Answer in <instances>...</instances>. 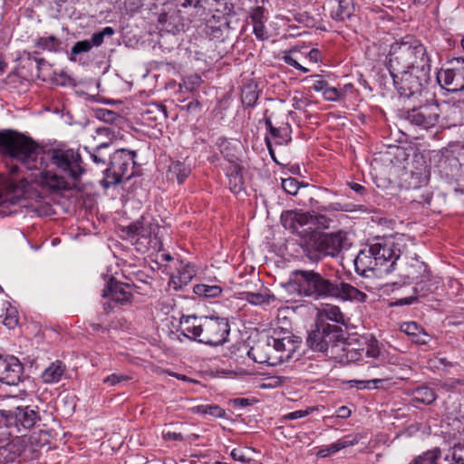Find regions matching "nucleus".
I'll list each match as a JSON object with an SVG mask.
<instances>
[{
    "mask_svg": "<svg viewBox=\"0 0 464 464\" xmlns=\"http://www.w3.org/2000/svg\"><path fill=\"white\" fill-rule=\"evenodd\" d=\"M284 286L289 292H295L299 296L314 300L331 297L343 301L363 302L367 297L363 292L337 276H325L314 270H294Z\"/></svg>",
    "mask_w": 464,
    "mask_h": 464,
    "instance_id": "1",
    "label": "nucleus"
},
{
    "mask_svg": "<svg viewBox=\"0 0 464 464\" xmlns=\"http://www.w3.org/2000/svg\"><path fill=\"white\" fill-rule=\"evenodd\" d=\"M0 155L11 160L10 174L19 171L17 163L27 169H44L46 165L45 152L32 139L13 130H0Z\"/></svg>",
    "mask_w": 464,
    "mask_h": 464,
    "instance_id": "2",
    "label": "nucleus"
},
{
    "mask_svg": "<svg viewBox=\"0 0 464 464\" xmlns=\"http://www.w3.org/2000/svg\"><path fill=\"white\" fill-rule=\"evenodd\" d=\"M177 332L189 340L209 346L223 345L228 341L230 325L224 317L183 315Z\"/></svg>",
    "mask_w": 464,
    "mask_h": 464,
    "instance_id": "3",
    "label": "nucleus"
},
{
    "mask_svg": "<svg viewBox=\"0 0 464 464\" xmlns=\"http://www.w3.org/2000/svg\"><path fill=\"white\" fill-rule=\"evenodd\" d=\"M388 66L392 73L411 69H430V59L419 39L406 35L391 45Z\"/></svg>",
    "mask_w": 464,
    "mask_h": 464,
    "instance_id": "4",
    "label": "nucleus"
},
{
    "mask_svg": "<svg viewBox=\"0 0 464 464\" xmlns=\"http://www.w3.org/2000/svg\"><path fill=\"white\" fill-rule=\"evenodd\" d=\"M345 334L342 326L321 320L308 333L306 343L313 351L322 353L332 359L339 347H343Z\"/></svg>",
    "mask_w": 464,
    "mask_h": 464,
    "instance_id": "5",
    "label": "nucleus"
},
{
    "mask_svg": "<svg viewBox=\"0 0 464 464\" xmlns=\"http://www.w3.org/2000/svg\"><path fill=\"white\" fill-rule=\"evenodd\" d=\"M346 239L342 231L336 233H312L302 245L304 253L312 262H318L324 256H336Z\"/></svg>",
    "mask_w": 464,
    "mask_h": 464,
    "instance_id": "6",
    "label": "nucleus"
},
{
    "mask_svg": "<svg viewBox=\"0 0 464 464\" xmlns=\"http://www.w3.org/2000/svg\"><path fill=\"white\" fill-rule=\"evenodd\" d=\"M136 151L121 149L115 150L111 156L108 168L104 170V178L101 180V185L104 188L120 184L123 180H129L133 176V167L130 169V165L135 164L134 158Z\"/></svg>",
    "mask_w": 464,
    "mask_h": 464,
    "instance_id": "7",
    "label": "nucleus"
},
{
    "mask_svg": "<svg viewBox=\"0 0 464 464\" xmlns=\"http://www.w3.org/2000/svg\"><path fill=\"white\" fill-rule=\"evenodd\" d=\"M0 419L10 429V434L30 430L41 421L39 408L32 405H20L11 410H0Z\"/></svg>",
    "mask_w": 464,
    "mask_h": 464,
    "instance_id": "8",
    "label": "nucleus"
},
{
    "mask_svg": "<svg viewBox=\"0 0 464 464\" xmlns=\"http://www.w3.org/2000/svg\"><path fill=\"white\" fill-rule=\"evenodd\" d=\"M445 115L442 103L436 100L426 102L419 106L401 111V117L411 125L428 130L442 121Z\"/></svg>",
    "mask_w": 464,
    "mask_h": 464,
    "instance_id": "9",
    "label": "nucleus"
},
{
    "mask_svg": "<svg viewBox=\"0 0 464 464\" xmlns=\"http://www.w3.org/2000/svg\"><path fill=\"white\" fill-rule=\"evenodd\" d=\"M390 73L400 95L411 98L421 94L430 81V69H411Z\"/></svg>",
    "mask_w": 464,
    "mask_h": 464,
    "instance_id": "10",
    "label": "nucleus"
},
{
    "mask_svg": "<svg viewBox=\"0 0 464 464\" xmlns=\"http://www.w3.org/2000/svg\"><path fill=\"white\" fill-rule=\"evenodd\" d=\"M47 155L52 162L73 181H79L85 173L80 153L72 149H52Z\"/></svg>",
    "mask_w": 464,
    "mask_h": 464,
    "instance_id": "11",
    "label": "nucleus"
},
{
    "mask_svg": "<svg viewBox=\"0 0 464 464\" xmlns=\"http://www.w3.org/2000/svg\"><path fill=\"white\" fill-rule=\"evenodd\" d=\"M29 182L23 179L16 182L13 178H5L0 181V216L13 214L7 209L10 206L21 204L28 197Z\"/></svg>",
    "mask_w": 464,
    "mask_h": 464,
    "instance_id": "12",
    "label": "nucleus"
},
{
    "mask_svg": "<svg viewBox=\"0 0 464 464\" xmlns=\"http://www.w3.org/2000/svg\"><path fill=\"white\" fill-rule=\"evenodd\" d=\"M451 65L438 72V82L448 92H464V58H455Z\"/></svg>",
    "mask_w": 464,
    "mask_h": 464,
    "instance_id": "13",
    "label": "nucleus"
},
{
    "mask_svg": "<svg viewBox=\"0 0 464 464\" xmlns=\"http://www.w3.org/2000/svg\"><path fill=\"white\" fill-rule=\"evenodd\" d=\"M369 249L376 260L381 274H390L395 269L396 261L400 257V249L396 248L393 244L376 242L369 245Z\"/></svg>",
    "mask_w": 464,
    "mask_h": 464,
    "instance_id": "14",
    "label": "nucleus"
},
{
    "mask_svg": "<svg viewBox=\"0 0 464 464\" xmlns=\"http://www.w3.org/2000/svg\"><path fill=\"white\" fill-rule=\"evenodd\" d=\"M24 376V365L14 355L0 354V382L7 385H17Z\"/></svg>",
    "mask_w": 464,
    "mask_h": 464,
    "instance_id": "15",
    "label": "nucleus"
},
{
    "mask_svg": "<svg viewBox=\"0 0 464 464\" xmlns=\"http://www.w3.org/2000/svg\"><path fill=\"white\" fill-rule=\"evenodd\" d=\"M411 271L407 275L411 280H418L420 276L422 277L415 283L414 292L420 297H425L433 293L438 288V283L430 278L427 271V266L423 262L416 261L411 265Z\"/></svg>",
    "mask_w": 464,
    "mask_h": 464,
    "instance_id": "16",
    "label": "nucleus"
},
{
    "mask_svg": "<svg viewBox=\"0 0 464 464\" xmlns=\"http://www.w3.org/2000/svg\"><path fill=\"white\" fill-rule=\"evenodd\" d=\"M249 358L257 363L276 365L282 362V356H276L272 345L271 336L259 339L247 352Z\"/></svg>",
    "mask_w": 464,
    "mask_h": 464,
    "instance_id": "17",
    "label": "nucleus"
},
{
    "mask_svg": "<svg viewBox=\"0 0 464 464\" xmlns=\"http://www.w3.org/2000/svg\"><path fill=\"white\" fill-rule=\"evenodd\" d=\"M181 17L177 5L165 3L158 14V26L160 31L175 34L179 31Z\"/></svg>",
    "mask_w": 464,
    "mask_h": 464,
    "instance_id": "18",
    "label": "nucleus"
},
{
    "mask_svg": "<svg viewBox=\"0 0 464 464\" xmlns=\"http://www.w3.org/2000/svg\"><path fill=\"white\" fill-rule=\"evenodd\" d=\"M127 286V285L111 276L102 290V297L111 298L112 302L120 305L130 304L131 303L133 295L131 292L126 290Z\"/></svg>",
    "mask_w": 464,
    "mask_h": 464,
    "instance_id": "19",
    "label": "nucleus"
},
{
    "mask_svg": "<svg viewBox=\"0 0 464 464\" xmlns=\"http://www.w3.org/2000/svg\"><path fill=\"white\" fill-rule=\"evenodd\" d=\"M272 345L276 356H282V362L292 358L293 353L299 346V341L295 336L289 335L283 338L271 336Z\"/></svg>",
    "mask_w": 464,
    "mask_h": 464,
    "instance_id": "20",
    "label": "nucleus"
},
{
    "mask_svg": "<svg viewBox=\"0 0 464 464\" xmlns=\"http://www.w3.org/2000/svg\"><path fill=\"white\" fill-rule=\"evenodd\" d=\"M354 267L358 275L368 276L367 272L379 271L376 260L371 254L369 247L362 249L354 259Z\"/></svg>",
    "mask_w": 464,
    "mask_h": 464,
    "instance_id": "21",
    "label": "nucleus"
},
{
    "mask_svg": "<svg viewBox=\"0 0 464 464\" xmlns=\"http://www.w3.org/2000/svg\"><path fill=\"white\" fill-rule=\"evenodd\" d=\"M168 117L166 107L162 104H150L141 112L142 121L148 125H156Z\"/></svg>",
    "mask_w": 464,
    "mask_h": 464,
    "instance_id": "22",
    "label": "nucleus"
},
{
    "mask_svg": "<svg viewBox=\"0 0 464 464\" xmlns=\"http://www.w3.org/2000/svg\"><path fill=\"white\" fill-rule=\"evenodd\" d=\"M66 366L59 360L50 363V365L41 374V379L44 383L52 384L57 383L61 381L65 373Z\"/></svg>",
    "mask_w": 464,
    "mask_h": 464,
    "instance_id": "23",
    "label": "nucleus"
},
{
    "mask_svg": "<svg viewBox=\"0 0 464 464\" xmlns=\"http://www.w3.org/2000/svg\"><path fill=\"white\" fill-rule=\"evenodd\" d=\"M191 167L186 161H172L169 166L168 178L170 180H176L179 184H182L190 175Z\"/></svg>",
    "mask_w": 464,
    "mask_h": 464,
    "instance_id": "24",
    "label": "nucleus"
},
{
    "mask_svg": "<svg viewBox=\"0 0 464 464\" xmlns=\"http://www.w3.org/2000/svg\"><path fill=\"white\" fill-rule=\"evenodd\" d=\"M361 358V352L353 347V344L347 342V338L343 341V347H339L332 358L340 363H348L351 362H356Z\"/></svg>",
    "mask_w": 464,
    "mask_h": 464,
    "instance_id": "25",
    "label": "nucleus"
},
{
    "mask_svg": "<svg viewBox=\"0 0 464 464\" xmlns=\"http://www.w3.org/2000/svg\"><path fill=\"white\" fill-rule=\"evenodd\" d=\"M195 276V270L189 264L181 266L179 269L178 276L171 277V283L174 285V289H180L183 285H188L193 276Z\"/></svg>",
    "mask_w": 464,
    "mask_h": 464,
    "instance_id": "26",
    "label": "nucleus"
},
{
    "mask_svg": "<svg viewBox=\"0 0 464 464\" xmlns=\"http://www.w3.org/2000/svg\"><path fill=\"white\" fill-rule=\"evenodd\" d=\"M229 188L233 193H239L244 189V179L241 168L237 165H232L227 172Z\"/></svg>",
    "mask_w": 464,
    "mask_h": 464,
    "instance_id": "27",
    "label": "nucleus"
},
{
    "mask_svg": "<svg viewBox=\"0 0 464 464\" xmlns=\"http://www.w3.org/2000/svg\"><path fill=\"white\" fill-rule=\"evenodd\" d=\"M354 11L352 0H339L337 6L331 12V16L336 21H345L350 18Z\"/></svg>",
    "mask_w": 464,
    "mask_h": 464,
    "instance_id": "28",
    "label": "nucleus"
},
{
    "mask_svg": "<svg viewBox=\"0 0 464 464\" xmlns=\"http://www.w3.org/2000/svg\"><path fill=\"white\" fill-rule=\"evenodd\" d=\"M244 299L254 305L269 304L276 300V296L268 290L264 293L245 292Z\"/></svg>",
    "mask_w": 464,
    "mask_h": 464,
    "instance_id": "29",
    "label": "nucleus"
},
{
    "mask_svg": "<svg viewBox=\"0 0 464 464\" xmlns=\"http://www.w3.org/2000/svg\"><path fill=\"white\" fill-rule=\"evenodd\" d=\"M449 430L447 431L449 435L460 442V440L464 441V418H453L450 419L448 422Z\"/></svg>",
    "mask_w": 464,
    "mask_h": 464,
    "instance_id": "30",
    "label": "nucleus"
},
{
    "mask_svg": "<svg viewBox=\"0 0 464 464\" xmlns=\"http://www.w3.org/2000/svg\"><path fill=\"white\" fill-rule=\"evenodd\" d=\"M413 400L424 404H431L436 400L435 392L427 386L418 387L413 392Z\"/></svg>",
    "mask_w": 464,
    "mask_h": 464,
    "instance_id": "31",
    "label": "nucleus"
},
{
    "mask_svg": "<svg viewBox=\"0 0 464 464\" xmlns=\"http://www.w3.org/2000/svg\"><path fill=\"white\" fill-rule=\"evenodd\" d=\"M218 24L214 23L212 20H208L206 24V33L212 39L219 40L223 38L224 30L227 29V23L223 19L222 21H218Z\"/></svg>",
    "mask_w": 464,
    "mask_h": 464,
    "instance_id": "32",
    "label": "nucleus"
},
{
    "mask_svg": "<svg viewBox=\"0 0 464 464\" xmlns=\"http://www.w3.org/2000/svg\"><path fill=\"white\" fill-rule=\"evenodd\" d=\"M109 147L110 143L102 142L93 150V151L91 153V158L92 159L94 163L102 165L106 164L107 158L110 159V156L111 155L107 151Z\"/></svg>",
    "mask_w": 464,
    "mask_h": 464,
    "instance_id": "33",
    "label": "nucleus"
},
{
    "mask_svg": "<svg viewBox=\"0 0 464 464\" xmlns=\"http://www.w3.org/2000/svg\"><path fill=\"white\" fill-rule=\"evenodd\" d=\"M44 178L46 184L53 189L67 190L71 188L68 181L62 176L46 173Z\"/></svg>",
    "mask_w": 464,
    "mask_h": 464,
    "instance_id": "34",
    "label": "nucleus"
},
{
    "mask_svg": "<svg viewBox=\"0 0 464 464\" xmlns=\"http://www.w3.org/2000/svg\"><path fill=\"white\" fill-rule=\"evenodd\" d=\"M193 291L196 295L204 297H217L222 292L221 287L218 285H208L204 284L196 285Z\"/></svg>",
    "mask_w": 464,
    "mask_h": 464,
    "instance_id": "35",
    "label": "nucleus"
},
{
    "mask_svg": "<svg viewBox=\"0 0 464 464\" xmlns=\"http://www.w3.org/2000/svg\"><path fill=\"white\" fill-rule=\"evenodd\" d=\"M61 41L55 36H48V37H40L35 46L41 48L42 50H47L50 52H57L61 45Z\"/></svg>",
    "mask_w": 464,
    "mask_h": 464,
    "instance_id": "36",
    "label": "nucleus"
},
{
    "mask_svg": "<svg viewBox=\"0 0 464 464\" xmlns=\"http://www.w3.org/2000/svg\"><path fill=\"white\" fill-rule=\"evenodd\" d=\"M194 411L198 414H208L216 418H223L226 415L225 411L218 405H198L194 408Z\"/></svg>",
    "mask_w": 464,
    "mask_h": 464,
    "instance_id": "37",
    "label": "nucleus"
},
{
    "mask_svg": "<svg viewBox=\"0 0 464 464\" xmlns=\"http://www.w3.org/2000/svg\"><path fill=\"white\" fill-rule=\"evenodd\" d=\"M115 5L125 13H134L142 6V0H114Z\"/></svg>",
    "mask_w": 464,
    "mask_h": 464,
    "instance_id": "38",
    "label": "nucleus"
},
{
    "mask_svg": "<svg viewBox=\"0 0 464 464\" xmlns=\"http://www.w3.org/2000/svg\"><path fill=\"white\" fill-rule=\"evenodd\" d=\"M323 314L330 321L344 324L343 314L338 306L333 305L324 308Z\"/></svg>",
    "mask_w": 464,
    "mask_h": 464,
    "instance_id": "39",
    "label": "nucleus"
},
{
    "mask_svg": "<svg viewBox=\"0 0 464 464\" xmlns=\"http://www.w3.org/2000/svg\"><path fill=\"white\" fill-rule=\"evenodd\" d=\"M321 211H342V212H351L354 210V205L350 203H340L334 202L330 203L328 206H320L317 208Z\"/></svg>",
    "mask_w": 464,
    "mask_h": 464,
    "instance_id": "40",
    "label": "nucleus"
},
{
    "mask_svg": "<svg viewBox=\"0 0 464 464\" xmlns=\"http://www.w3.org/2000/svg\"><path fill=\"white\" fill-rule=\"evenodd\" d=\"M282 188L289 195H296L302 183L295 178L283 179L281 183Z\"/></svg>",
    "mask_w": 464,
    "mask_h": 464,
    "instance_id": "41",
    "label": "nucleus"
},
{
    "mask_svg": "<svg viewBox=\"0 0 464 464\" xmlns=\"http://www.w3.org/2000/svg\"><path fill=\"white\" fill-rule=\"evenodd\" d=\"M114 34V29L112 27L107 26L103 28L102 31L94 33L92 35L91 44L92 46H100L104 41L105 36H112Z\"/></svg>",
    "mask_w": 464,
    "mask_h": 464,
    "instance_id": "42",
    "label": "nucleus"
},
{
    "mask_svg": "<svg viewBox=\"0 0 464 464\" xmlns=\"http://www.w3.org/2000/svg\"><path fill=\"white\" fill-rule=\"evenodd\" d=\"M353 444V440H339L338 441L329 445L325 450H322L320 453H322L323 456H326L331 453H335Z\"/></svg>",
    "mask_w": 464,
    "mask_h": 464,
    "instance_id": "43",
    "label": "nucleus"
},
{
    "mask_svg": "<svg viewBox=\"0 0 464 464\" xmlns=\"http://www.w3.org/2000/svg\"><path fill=\"white\" fill-rule=\"evenodd\" d=\"M310 222L316 227V228L324 229L330 227L332 219L324 214L314 213L310 215Z\"/></svg>",
    "mask_w": 464,
    "mask_h": 464,
    "instance_id": "44",
    "label": "nucleus"
},
{
    "mask_svg": "<svg viewBox=\"0 0 464 464\" xmlns=\"http://www.w3.org/2000/svg\"><path fill=\"white\" fill-rule=\"evenodd\" d=\"M92 44H91V42L89 40L79 41V42L75 43L74 45L71 49L72 56L70 57V60L76 61L74 55H77V54H80L82 53H87L92 49Z\"/></svg>",
    "mask_w": 464,
    "mask_h": 464,
    "instance_id": "45",
    "label": "nucleus"
},
{
    "mask_svg": "<svg viewBox=\"0 0 464 464\" xmlns=\"http://www.w3.org/2000/svg\"><path fill=\"white\" fill-rule=\"evenodd\" d=\"M2 324L8 329H14L18 324L17 312L14 308L7 309L2 320Z\"/></svg>",
    "mask_w": 464,
    "mask_h": 464,
    "instance_id": "46",
    "label": "nucleus"
},
{
    "mask_svg": "<svg viewBox=\"0 0 464 464\" xmlns=\"http://www.w3.org/2000/svg\"><path fill=\"white\" fill-rule=\"evenodd\" d=\"M252 449L250 448H245V449H234L230 456L231 458L236 461H240L242 463H247L251 461L252 458L247 455L249 451H251Z\"/></svg>",
    "mask_w": 464,
    "mask_h": 464,
    "instance_id": "47",
    "label": "nucleus"
},
{
    "mask_svg": "<svg viewBox=\"0 0 464 464\" xmlns=\"http://www.w3.org/2000/svg\"><path fill=\"white\" fill-rule=\"evenodd\" d=\"M296 53V51H295V50H290V51H288L287 53H285V54L283 56V61H284L286 64H288V65H290V66H292V67L295 68L296 70H299V71H301V72H309V70H308L306 67H304L303 65H301V64L298 63L297 59H296V58H295V57L292 55V53Z\"/></svg>",
    "mask_w": 464,
    "mask_h": 464,
    "instance_id": "48",
    "label": "nucleus"
},
{
    "mask_svg": "<svg viewBox=\"0 0 464 464\" xmlns=\"http://www.w3.org/2000/svg\"><path fill=\"white\" fill-rule=\"evenodd\" d=\"M258 99V94L256 91L251 90L250 88L246 89L242 92L241 100L242 103L246 107H252L256 104Z\"/></svg>",
    "mask_w": 464,
    "mask_h": 464,
    "instance_id": "49",
    "label": "nucleus"
},
{
    "mask_svg": "<svg viewBox=\"0 0 464 464\" xmlns=\"http://www.w3.org/2000/svg\"><path fill=\"white\" fill-rule=\"evenodd\" d=\"M451 459L455 464H464V443H455L451 450Z\"/></svg>",
    "mask_w": 464,
    "mask_h": 464,
    "instance_id": "50",
    "label": "nucleus"
},
{
    "mask_svg": "<svg viewBox=\"0 0 464 464\" xmlns=\"http://www.w3.org/2000/svg\"><path fill=\"white\" fill-rule=\"evenodd\" d=\"M384 381H386L385 378H380V379H372V380H367V381H359V380H352L350 381V383H352V386H356L359 389H365V388H371V384H374V388H378V383H382Z\"/></svg>",
    "mask_w": 464,
    "mask_h": 464,
    "instance_id": "51",
    "label": "nucleus"
},
{
    "mask_svg": "<svg viewBox=\"0 0 464 464\" xmlns=\"http://www.w3.org/2000/svg\"><path fill=\"white\" fill-rule=\"evenodd\" d=\"M97 117L105 122L111 123H113L116 120L120 118V116L116 112L107 109H100L97 111Z\"/></svg>",
    "mask_w": 464,
    "mask_h": 464,
    "instance_id": "52",
    "label": "nucleus"
},
{
    "mask_svg": "<svg viewBox=\"0 0 464 464\" xmlns=\"http://www.w3.org/2000/svg\"><path fill=\"white\" fill-rule=\"evenodd\" d=\"M138 236L141 237H148L151 234H157V230L160 228L158 225L150 224L149 226H145L143 222L140 220V227H139Z\"/></svg>",
    "mask_w": 464,
    "mask_h": 464,
    "instance_id": "53",
    "label": "nucleus"
},
{
    "mask_svg": "<svg viewBox=\"0 0 464 464\" xmlns=\"http://www.w3.org/2000/svg\"><path fill=\"white\" fill-rule=\"evenodd\" d=\"M253 33L258 40L265 41L269 38V34L264 25V23L253 24Z\"/></svg>",
    "mask_w": 464,
    "mask_h": 464,
    "instance_id": "54",
    "label": "nucleus"
},
{
    "mask_svg": "<svg viewBox=\"0 0 464 464\" xmlns=\"http://www.w3.org/2000/svg\"><path fill=\"white\" fill-rule=\"evenodd\" d=\"M323 95L324 98L329 102L339 101L342 97V93L338 89H336L335 87L329 86H327V88L324 90Z\"/></svg>",
    "mask_w": 464,
    "mask_h": 464,
    "instance_id": "55",
    "label": "nucleus"
},
{
    "mask_svg": "<svg viewBox=\"0 0 464 464\" xmlns=\"http://www.w3.org/2000/svg\"><path fill=\"white\" fill-rule=\"evenodd\" d=\"M250 18L252 24L264 23L265 20V8L263 6H256L252 8L250 12Z\"/></svg>",
    "mask_w": 464,
    "mask_h": 464,
    "instance_id": "56",
    "label": "nucleus"
},
{
    "mask_svg": "<svg viewBox=\"0 0 464 464\" xmlns=\"http://www.w3.org/2000/svg\"><path fill=\"white\" fill-rule=\"evenodd\" d=\"M130 377L124 374L112 373L104 379V382L109 383L111 386H114L121 382L129 381Z\"/></svg>",
    "mask_w": 464,
    "mask_h": 464,
    "instance_id": "57",
    "label": "nucleus"
},
{
    "mask_svg": "<svg viewBox=\"0 0 464 464\" xmlns=\"http://www.w3.org/2000/svg\"><path fill=\"white\" fill-rule=\"evenodd\" d=\"M311 411L312 409L298 410L286 414L285 418L287 420H296L307 416Z\"/></svg>",
    "mask_w": 464,
    "mask_h": 464,
    "instance_id": "58",
    "label": "nucleus"
},
{
    "mask_svg": "<svg viewBox=\"0 0 464 464\" xmlns=\"http://www.w3.org/2000/svg\"><path fill=\"white\" fill-rule=\"evenodd\" d=\"M140 220H137L131 224H130L123 231H126L128 237H134L139 234Z\"/></svg>",
    "mask_w": 464,
    "mask_h": 464,
    "instance_id": "59",
    "label": "nucleus"
},
{
    "mask_svg": "<svg viewBox=\"0 0 464 464\" xmlns=\"http://www.w3.org/2000/svg\"><path fill=\"white\" fill-rule=\"evenodd\" d=\"M265 124H266V127L267 130L269 131V133L274 138H280L281 137L280 130L278 128H276V127L273 126L270 118H268V117L265 118Z\"/></svg>",
    "mask_w": 464,
    "mask_h": 464,
    "instance_id": "60",
    "label": "nucleus"
},
{
    "mask_svg": "<svg viewBox=\"0 0 464 464\" xmlns=\"http://www.w3.org/2000/svg\"><path fill=\"white\" fill-rule=\"evenodd\" d=\"M418 329H419V325L415 322L405 323L401 326V330L409 335H414L416 334V331H418Z\"/></svg>",
    "mask_w": 464,
    "mask_h": 464,
    "instance_id": "61",
    "label": "nucleus"
},
{
    "mask_svg": "<svg viewBox=\"0 0 464 464\" xmlns=\"http://www.w3.org/2000/svg\"><path fill=\"white\" fill-rule=\"evenodd\" d=\"M288 219H290L291 222L297 221L300 225H304L306 223V221L303 219L302 216H298L296 213L289 212L286 214L285 218L284 220L285 227H287Z\"/></svg>",
    "mask_w": 464,
    "mask_h": 464,
    "instance_id": "62",
    "label": "nucleus"
},
{
    "mask_svg": "<svg viewBox=\"0 0 464 464\" xmlns=\"http://www.w3.org/2000/svg\"><path fill=\"white\" fill-rule=\"evenodd\" d=\"M163 438L165 440H183L184 438L181 433L174 432V431H167L163 433Z\"/></svg>",
    "mask_w": 464,
    "mask_h": 464,
    "instance_id": "63",
    "label": "nucleus"
},
{
    "mask_svg": "<svg viewBox=\"0 0 464 464\" xmlns=\"http://www.w3.org/2000/svg\"><path fill=\"white\" fill-rule=\"evenodd\" d=\"M351 189H353L355 193H357L360 196H364L366 194V188L362 185L355 182H350L348 183Z\"/></svg>",
    "mask_w": 464,
    "mask_h": 464,
    "instance_id": "64",
    "label": "nucleus"
}]
</instances>
